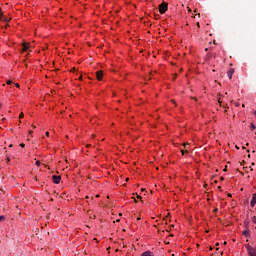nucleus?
Masks as SVG:
<instances>
[{
	"instance_id": "obj_7",
	"label": "nucleus",
	"mask_w": 256,
	"mask_h": 256,
	"mask_svg": "<svg viewBox=\"0 0 256 256\" xmlns=\"http://www.w3.org/2000/svg\"><path fill=\"white\" fill-rule=\"evenodd\" d=\"M233 73H235V69L231 68V69L228 71V77H229V79H233Z\"/></svg>"
},
{
	"instance_id": "obj_11",
	"label": "nucleus",
	"mask_w": 256,
	"mask_h": 256,
	"mask_svg": "<svg viewBox=\"0 0 256 256\" xmlns=\"http://www.w3.org/2000/svg\"><path fill=\"white\" fill-rule=\"evenodd\" d=\"M242 235H244V237H249V230H244Z\"/></svg>"
},
{
	"instance_id": "obj_47",
	"label": "nucleus",
	"mask_w": 256,
	"mask_h": 256,
	"mask_svg": "<svg viewBox=\"0 0 256 256\" xmlns=\"http://www.w3.org/2000/svg\"><path fill=\"white\" fill-rule=\"evenodd\" d=\"M142 191H145V189H142Z\"/></svg>"
},
{
	"instance_id": "obj_43",
	"label": "nucleus",
	"mask_w": 256,
	"mask_h": 256,
	"mask_svg": "<svg viewBox=\"0 0 256 256\" xmlns=\"http://www.w3.org/2000/svg\"><path fill=\"white\" fill-rule=\"evenodd\" d=\"M87 147H91V145H87Z\"/></svg>"
},
{
	"instance_id": "obj_25",
	"label": "nucleus",
	"mask_w": 256,
	"mask_h": 256,
	"mask_svg": "<svg viewBox=\"0 0 256 256\" xmlns=\"http://www.w3.org/2000/svg\"><path fill=\"white\" fill-rule=\"evenodd\" d=\"M236 107H239V102L235 103Z\"/></svg>"
},
{
	"instance_id": "obj_16",
	"label": "nucleus",
	"mask_w": 256,
	"mask_h": 256,
	"mask_svg": "<svg viewBox=\"0 0 256 256\" xmlns=\"http://www.w3.org/2000/svg\"><path fill=\"white\" fill-rule=\"evenodd\" d=\"M8 85H11L12 83H13V81H11V80H7V82H6Z\"/></svg>"
},
{
	"instance_id": "obj_48",
	"label": "nucleus",
	"mask_w": 256,
	"mask_h": 256,
	"mask_svg": "<svg viewBox=\"0 0 256 256\" xmlns=\"http://www.w3.org/2000/svg\"><path fill=\"white\" fill-rule=\"evenodd\" d=\"M96 197H99V195H96Z\"/></svg>"
},
{
	"instance_id": "obj_4",
	"label": "nucleus",
	"mask_w": 256,
	"mask_h": 256,
	"mask_svg": "<svg viewBox=\"0 0 256 256\" xmlns=\"http://www.w3.org/2000/svg\"><path fill=\"white\" fill-rule=\"evenodd\" d=\"M96 79L98 81H103V70H99L96 72Z\"/></svg>"
},
{
	"instance_id": "obj_41",
	"label": "nucleus",
	"mask_w": 256,
	"mask_h": 256,
	"mask_svg": "<svg viewBox=\"0 0 256 256\" xmlns=\"http://www.w3.org/2000/svg\"><path fill=\"white\" fill-rule=\"evenodd\" d=\"M134 201H135V203H137V200H136V199H134Z\"/></svg>"
},
{
	"instance_id": "obj_9",
	"label": "nucleus",
	"mask_w": 256,
	"mask_h": 256,
	"mask_svg": "<svg viewBox=\"0 0 256 256\" xmlns=\"http://www.w3.org/2000/svg\"><path fill=\"white\" fill-rule=\"evenodd\" d=\"M22 51H29V44H23Z\"/></svg>"
},
{
	"instance_id": "obj_31",
	"label": "nucleus",
	"mask_w": 256,
	"mask_h": 256,
	"mask_svg": "<svg viewBox=\"0 0 256 256\" xmlns=\"http://www.w3.org/2000/svg\"><path fill=\"white\" fill-rule=\"evenodd\" d=\"M197 27H201L199 23H197Z\"/></svg>"
},
{
	"instance_id": "obj_8",
	"label": "nucleus",
	"mask_w": 256,
	"mask_h": 256,
	"mask_svg": "<svg viewBox=\"0 0 256 256\" xmlns=\"http://www.w3.org/2000/svg\"><path fill=\"white\" fill-rule=\"evenodd\" d=\"M142 256H154V255H153V252H151V251H146V252H144V253L142 254Z\"/></svg>"
},
{
	"instance_id": "obj_15",
	"label": "nucleus",
	"mask_w": 256,
	"mask_h": 256,
	"mask_svg": "<svg viewBox=\"0 0 256 256\" xmlns=\"http://www.w3.org/2000/svg\"><path fill=\"white\" fill-rule=\"evenodd\" d=\"M1 221H5V216H0V223Z\"/></svg>"
},
{
	"instance_id": "obj_38",
	"label": "nucleus",
	"mask_w": 256,
	"mask_h": 256,
	"mask_svg": "<svg viewBox=\"0 0 256 256\" xmlns=\"http://www.w3.org/2000/svg\"><path fill=\"white\" fill-rule=\"evenodd\" d=\"M250 171H253V168H250Z\"/></svg>"
},
{
	"instance_id": "obj_30",
	"label": "nucleus",
	"mask_w": 256,
	"mask_h": 256,
	"mask_svg": "<svg viewBox=\"0 0 256 256\" xmlns=\"http://www.w3.org/2000/svg\"><path fill=\"white\" fill-rule=\"evenodd\" d=\"M210 251H213V247L210 246Z\"/></svg>"
},
{
	"instance_id": "obj_39",
	"label": "nucleus",
	"mask_w": 256,
	"mask_h": 256,
	"mask_svg": "<svg viewBox=\"0 0 256 256\" xmlns=\"http://www.w3.org/2000/svg\"><path fill=\"white\" fill-rule=\"evenodd\" d=\"M126 181H129V178H126Z\"/></svg>"
},
{
	"instance_id": "obj_29",
	"label": "nucleus",
	"mask_w": 256,
	"mask_h": 256,
	"mask_svg": "<svg viewBox=\"0 0 256 256\" xmlns=\"http://www.w3.org/2000/svg\"><path fill=\"white\" fill-rule=\"evenodd\" d=\"M29 133H30V135H32V134H33V131H29Z\"/></svg>"
},
{
	"instance_id": "obj_18",
	"label": "nucleus",
	"mask_w": 256,
	"mask_h": 256,
	"mask_svg": "<svg viewBox=\"0 0 256 256\" xmlns=\"http://www.w3.org/2000/svg\"><path fill=\"white\" fill-rule=\"evenodd\" d=\"M212 57H214V59H216L217 58V54L216 53L212 54Z\"/></svg>"
},
{
	"instance_id": "obj_45",
	"label": "nucleus",
	"mask_w": 256,
	"mask_h": 256,
	"mask_svg": "<svg viewBox=\"0 0 256 256\" xmlns=\"http://www.w3.org/2000/svg\"><path fill=\"white\" fill-rule=\"evenodd\" d=\"M79 79H82V77L80 76Z\"/></svg>"
},
{
	"instance_id": "obj_28",
	"label": "nucleus",
	"mask_w": 256,
	"mask_h": 256,
	"mask_svg": "<svg viewBox=\"0 0 256 256\" xmlns=\"http://www.w3.org/2000/svg\"><path fill=\"white\" fill-rule=\"evenodd\" d=\"M137 199H141V196L137 195Z\"/></svg>"
},
{
	"instance_id": "obj_14",
	"label": "nucleus",
	"mask_w": 256,
	"mask_h": 256,
	"mask_svg": "<svg viewBox=\"0 0 256 256\" xmlns=\"http://www.w3.org/2000/svg\"><path fill=\"white\" fill-rule=\"evenodd\" d=\"M23 117H25V114L20 113V115H19V119H23Z\"/></svg>"
},
{
	"instance_id": "obj_32",
	"label": "nucleus",
	"mask_w": 256,
	"mask_h": 256,
	"mask_svg": "<svg viewBox=\"0 0 256 256\" xmlns=\"http://www.w3.org/2000/svg\"><path fill=\"white\" fill-rule=\"evenodd\" d=\"M205 51H209V48H205Z\"/></svg>"
},
{
	"instance_id": "obj_13",
	"label": "nucleus",
	"mask_w": 256,
	"mask_h": 256,
	"mask_svg": "<svg viewBox=\"0 0 256 256\" xmlns=\"http://www.w3.org/2000/svg\"><path fill=\"white\" fill-rule=\"evenodd\" d=\"M182 155H185V153H189V150H181Z\"/></svg>"
},
{
	"instance_id": "obj_10",
	"label": "nucleus",
	"mask_w": 256,
	"mask_h": 256,
	"mask_svg": "<svg viewBox=\"0 0 256 256\" xmlns=\"http://www.w3.org/2000/svg\"><path fill=\"white\" fill-rule=\"evenodd\" d=\"M211 57H213V54L208 53V54L206 55L205 61H209V60L211 59Z\"/></svg>"
},
{
	"instance_id": "obj_20",
	"label": "nucleus",
	"mask_w": 256,
	"mask_h": 256,
	"mask_svg": "<svg viewBox=\"0 0 256 256\" xmlns=\"http://www.w3.org/2000/svg\"><path fill=\"white\" fill-rule=\"evenodd\" d=\"M11 162V158L7 157V163Z\"/></svg>"
},
{
	"instance_id": "obj_46",
	"label": "nucleus",
	"mask_w": 256,
	"mask_h": 256,
	"mask_svg": "<svg viewBox=\"0 0 256 256\" xmlns=\"http://www.w3.org/2000/svg\"><path fill=\"white\" fill-rule=\"evenodd\" d=\"M236 149H239V147L236 146Z\"/></svg>"
},
{
	"instance_id": "obj_33",
	"label": "nucleus",
	"mask_w": 256,
	"mask_h": 256,
	"mask_svg": "<svg viewBox=\"0 0 256 256\" xmlns=\"http://www.w3.org/2000/svg\"><path fill=\"white\" fill-rule=\"evenodd\" d=\"M224 171H227V166L224 168Z\"/></svg>"
},
{
	"instance_id": "obj_42",
	"label": "nucleus",
	"mask_w": 256,
	"mask_h": 256,
	"mask_svg": "<svg viewBox=\"0 0 256 256\" xmlns=\"http://www.w3.org/2000/svg\"><path fill=\"white\" fill-rule=\"evenodd\" d=\"M224 245H227V242H224Z\"/></svg>"
},
{
	"instance_id": "obj_37",
	"label": "nucleus",
	"mask_w": 256,
	"mask_h": 256,
	"mask_svg": "<svg viewBox=\"0 0 256 256\" xmlns=\"http://www.w3.org/2000/svg\"><path fill=\"white\" fill-rule=\"evenodd\" d=\"M249 143H246V146L248 147Z\"/></svg>"
},
{
	"instance_id": "obj_23",
	"label": "nucleus",
	"mask_w": 256,
	"mask_h": 256,
	"mask_svg": "<svg viewBox=\"0 0 256 256\" xmlns=\"http://www.w3.org/2000/svg\"><path fill=\"white\" fill-rule=\"evenodd\" d=\"M224 180H225V178H224V177H221V178H220V181H224Z\"/></svg>"
},
{
	"instance_id": "obj_19",
	"label": "nucleus",
	"mask_w": 256,
	"mask_h": 256,
	"mask_svg": "<svg viewBox=\"0 0 256 256\" xmlns=\"http://www.w3.org/2000/svg\"><path fill=\"white\" fill-rule=\"evenodd\" d=\"M15 87H17L19 89V87H21V85H19V83H16Z\"/></svg>"
},
{
	"instance_id": "obj_17",
	"label": "nucleus",
	"mask_w": 256,
	"mask_h": 256,
	"mask_svg": "<svg viewBox=\"0 0 256 256\" xmlns=\"http://www.w3.org/2000/svg\"><path fill=\"white\" fill-rule=\"evenodd\" d=\"M189 145V143H184L183 144V147L185 148V149H187V146Z\"/></svg>"
},
{
	"instance_id": "obj_21",
	"label": "nucleus",
	"mask_w": 256,
	"mask_h": 256,
	"mask_svg": "<svg viewBox=\"0 0 256 256\" xmlns=\"http://www.w3.org/2000/svg\"><path fill=\"white\" fill-rule=\"evenodd\" d=\"M36 165H37V167H39V165H41V162L37 161Z\"/></svg>"
},
{
	"instance_id": "obj_22",
	"label": "nucleus",
	"mask_w": 256,
	"mask_h": 256,
	"mask_svg": "<svg viewBox=\"0 0 256 256\" xmlns=\"http://www.w3.org/2000/svg\"><path fill=\"white\" fill-rule=\"evenodd\" d=\"M20 147H25V144H24V143H21V144H20Z\"/></svg>"
},
{
	"instance_id": "obj_24",
	"label": "nucleus",
	"mask_w": 256,
	"mask_h": 256,
	"mask_svg": "<svg viewBox=\"0 0 256 256\" xmlns=\"http://www.w3.org/2000/svg\"><path fill=\"white\" fill-rule=\"evenodd\" d=\"M218 103H220V105H221V98L218 99Z\"/></svg>"
},
{
	"instance_id": "obj_35",
	"label": "nucleus",
	"mask_w": 256,
	"mask_h": 256,
	"mask_svg": "<svg viewBox=\"0 0 256 256\" xmlns=\"http://www.w3.org/2000/svg\"><path fill=\"white\" fill-rule=\"evenodd\" d=\"M9 147H13V144H10Z\"/></svg>"
},
{
	"instance_id": "obj_1",
	"label": "nucleus",
	"mask_w": 256,
	"mask_h": 256,
	"mask_svg": "<svg viewBox=\"0 0 256 256\" xmlns=\"http://www.w3.org/2000/svg\"><path fill=\"white\" fill-rule=\"evenodd\" d=\"M167 9H168V4L166 2H163L159 5V12L161 13V15L167 13Z\"/></svg>"
},
{
	"instance_id": "obj_2",
	"label": "nucleus",
	"mask_w": 256,
	"mask_h": 256,
	"mask_svg": "<svg viewBox=\"0 0 256 256\" xmlns=\"http://www.w3.org/2000/svg\"><path fill=\"white\" fill-rule=\"evenodd\" d=\"M246 249L248 251V255L250 256H256V246L255 247H252L250 245H247L246 246Z\"/></svg>"
},
{
	"instance_id": "obj_26",
	"label": "nucleus",
	"mask_w": 256,
	"mask_h": 256,
	"mask_svg": "<svg viewBox=\"0 0 256 256\" xmlns=\"http://www.w3.org/2000/svg\"><path fill=\"white\" fill-rule=\"evenodd\" d=\"M46 137H49V132H46Z\"/></svg>"
},
{
	"instance_id": "obj_34",
	"label": "nucleus",
	"mask_w": 256,
	"mask_h": 256,
	"mask_svg": "<svg viewBox=\"0 0 256 256\" xmlns=\"http://www.w3.org/2000/svg\"><path fill=\"white\" fill-rule=\"evenodd\" d=\"M216 247H219V243H216Z\"/></svg>"
},
{
	"instance_id": "obj_3",
	"label": "nucleus",
	"mask_w": 256,
	"mask_h": 256,
	"mask_svg": "<svg viewBox=\"0 0 256 256\" xmlns=\"http://www.w3.org/2000/svg\"><path fill=\"white\" fill-rule=\"evenodd\" d=\"M52 181L55 183V185H59V183H61V176L53 175Z\"/></svg>"
},
{
	"instance_id": "obj_36",
	"label": "nucleus",
	"mask_w": 256,
	"mask_h": 256,
	"mask_svg": "<svg viewBox=\"0 0 256 256\" xmlns=\"http://www.w3.org/2000/svg\"><path fill=\"white\" fill-rule=\"evenodd\" d=\"M172 103H174V104H175V100H172Z\"/></svg>"
},
{
	"instance_id": "obj_6",
	"label": "nucleus",
	"mask_w": 256,
	"mask_h": 256,
	"mask_svg": "<svg viewBox=\"0 0 256 256\" xmlns=\"http://www.w3.org/2000/svg\"><path fill=\"white\" fill-rule=\"evenodd\" d=\"M1 19H2V21H4L5 23L9 22V19H8L7 17H4V18H3V12H2L1 9H0V21H1Z\"/></svg>"
},
{
	"instance_id": "obj_44",
	"label": "nucleus",
	"mask_w": 256,
	"mask_h": 256,
	"mask_svg": "<svg viewBox=\"0 0 256 256\" xmlns=\"http://www.w3.org/2000/svg\"><path fill=\"white\" fill-rule=\"evenodd\" d=\"M117 221V223H119V219L118 220H116Z\"/></svg>"
},
{
	"instance_id": "obj_27",
	"label": "nucleus",
	"mask_w": 256,
	"mask_h": 256,
	"mask_svg": "<svg viewBox=\"0 0 256 256\" xmlns=\"http://www.w3.org/2000/svg\"><path fill=\"white\" fill-rule=\"evenodd\" d=\"M228 197H232L231 193H228Z\"/></svg>"
},
{
	"instance_id": "obj_12",
	"label": "nucleus",
	"mask_w": 256,
	"mask_h": 256,
	"mask_svg": "<svg viewBox=\"0 0 256 256\" xmlns=\"http://www.w3.org/2000/svg\"><path fill=\"white\" fill-rule=\"evenodd\" d=\"M250 127H251V130H252V131H255V129H256L255 124L252 123V124L250 125Z\"/></svg>"
},
{
	"instance_id": "obj_40",
	"label": "nucleus",
	"mask_w": 256,
	"mask_h": 256,
	"mask_svg": "<svg viewBox=\"0 0 256 256\" xmlns=\"http://www.w3.org/2000/svg\"><path fill=\"white\" fill-rule=\"evenodd\" d=\"M218 189H221V186H218Z\"/></svg>"
},
{
	"instance_id": "obj_5",
	"label": "nucleus",
	"mask_w": 256,
	"mask_h": 256,
	"mask_svg": "<svg viewBox=\"0 0 256 256\" xmlns=\"http://www.w3.org/2000/svg\"><path fill=\"white\" fill-rule=\"evenodd\" d=\"M250 205H251V207H255V205H256V193L253 194Z\"/></svg>"
}]
</instances>
